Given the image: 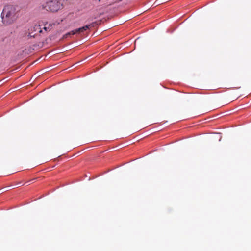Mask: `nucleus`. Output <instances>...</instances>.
I'll use <instances>...</instances> for the list:
<instances>
[{
  "instance_id": "obj_1",
  "label": "nucleus",
  "mask_w": 251,
  "mask_h": 251,
  "mask_svg": "<svg viewBox=\"0 0 251 251\" xmlns=\"http://www.w3.org/2000/svg\"><path fill=\"white\" fill-rule=\"evenodd\" d=\"M19 12L18 5L10 4L4 5L0 16L3 25L7 26L14 23L19 16Z\"/></svg>"
},
{
  "instance_id": "obj_2",
  "label": "nucleus",
  "mask_w": 251,
  "mask_h": 251,
  "mask_svg": "<svg viewBox=\"0 0 251 251\" xmlns=\"http://www.w3.org/2000/svg\"><path fill=\"white\" fill-rule=\"evenodd\" d=\"M62 4L58 0H47L39 6V9L42 10L51 12H55L60 9Z\"/></svg>"
},
{
  "instance_id": "obj_3",
  "label": "nucleus",
  "mask_w": 251,
  "mask_h": 251,
  "mask_svg": "<svg viewBox=\"0 0 251 251\" xmlns=\"http://www.w3.org/2000/svg\"><path fill=\"white\" fill-rule=\"evenodd\" d=\"M88 29H89V26H88L87 25H86L83 27L79 28L75 30L72 31L71 32L67 33L65 35H64L63 37H64V38H67L68 36H70L71 35H74L77 33L82 32L84 31H86Z\"/></svg>"
},
{
  "instance_id": "obj_4",
  "label": "nucleus",
  "mask_w": 251,
  "mask_h": 251,
  "mask_svg": "<svg viewBox=\"0 0 251 251\" xmlns=\"http://www.w3.org/2000/svg\"><path fill=\"white\" fill-rule=\"evenodd\" d=\"M55 25V24L54 23L49 24V23H47L45 25H44V26L43 27V29L46 32L50 31V30L52 29L53 26H54Z\"/></svg>"
},
{
  "instance_id": "obj_5",
  "label": "nucleus",
  "mask_w": 251,
  "mask_h": 251,
  "mask_svg": "<svg viewBox=\"0 0 251 251\" xmlns=\"http://www.w3.org/2000/svg\"><path fill=\"white\" fill-rule=\"evenodd\" d=\"M100 24V21H96V22H93L91 24H90L89 25H87L88 26H89V28L90 27H95V26L99 25Z\"/></svg>"
},
{
  "instance_id": "obj_6",
  "label": "nucleus",
  "mask_w": 251,
  "mask_h": 251,
  "mask_svg": "<svg viewBox=\"0 0 251 251\" xmlns=\"http://www.w3.org/2000/svg\"><path fill=\"white\" fill-rule=\"evenodd\" d=\"M41 25H39L38 26L37 25H36L34 28H35V30H39V32H42V28L41 27H40Z\"/></svg>"
},
{
  "instance_id": "obj_7",
  "label": "nucleus",
  "mask_w": 251,
  "mask_h": 251,
  "mask_svg": "<svg viewBox=\"0 0 251 251\" xmlns=\"http://www.w3.org/2000/svg\"><path fill=\"white\" fill-rule=\"evenodd\" d=\"M35 34H34V35H32V34H31V33H28V36L29 37H35Z\"/></svg>"
},
{
  "instance_id": "obj_8",
  "label": "nucleus",
  "mask_w": 251,
  "mask_h": 251,
  "mask_svg": "<svg viewBox=\"0 0 251 251\" xmlns=\"http://www.w3.org/2000/svg\"><path fill=\"white\" fill-rule=\"evenodd\" d=\"M101 1V0H99V2H100Z\"/></svg>"
}]
</instances>
